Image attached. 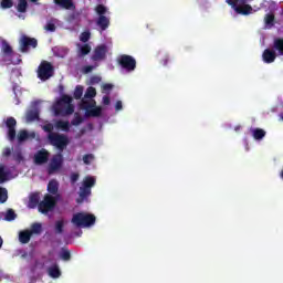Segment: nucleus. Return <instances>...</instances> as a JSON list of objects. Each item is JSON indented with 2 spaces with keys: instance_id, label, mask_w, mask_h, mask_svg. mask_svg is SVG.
<instances>
[{
  "instance_id": "1",
  "label": "nucleus",
  "mask_w": 283,
  "mask_h": 283,
  "mask_svg": "<svg viewBox=\"0 0 283 283\" xmlns=\"http://www.w3.org/2000/svg\"><path fill=\"white\" fill-rule=\"evenodd\" d=\"M54 116H72L74 114V104L72 96L62 95V97L53 105Z\"/></svg>"
},
{
  "instance_id": "2",
  "label": "nucleus",
  "mask_w": 283,
  "mask_h": 283,
  "mask_svg": "<svg viewBox=\"0 0 283 283\" xmlns=\"http://www.w3.org/2000/svg\"><path fill=\"white\" fill-rule=\"evenodd\" d=\"M95 185L96 178L92 176H87L84 178L82 187H80V198L76 199L77 205H83V202L87 201V198L92 196V187H94Z\"/></svg>"
},
{
  "instance_id": "3",
  "label": "nucleus",
  "mask_w": 283,
  "mask_h": 283,
  "mask_svg": "<svg viewBox=\"0 0 283 283\" xmlns=\"http://www.w3.org/2000/svg\"><path fill=\"white\" fill-rule=\"evenodd\" d=\"M80 109H84L87 117L98 118L103 115V107L96 106L95 99L82 98L80 102Z\"/></svg>"
},
{
  "instance_id": "4",
  "label": "nucleus",
  "mask_w": 283,
  "mask_h": 283,
  "mask_svg": "<svg viewBox=\"0 0 283 283\" xmlns=\"http://www.w3.org/2000/svg\"><path fill=\"white\" fill-rule=\"evenodd\" d=\"M71 222L72 224H75V227H93V224H96V216L85 212H77L73 214Z\"/></svg>"
},
{
  "instance_id": "5",
  "label": "nucleus",
  "mask_w": 283,
  "mask_h": 283,
  "mask_svg": "<svg viewBox=\"0 0 283 283\" xmlns=\"http://www.w3.org/2000/svg\"><path fill=\"white\" fill-rule=\"evenodd\" d=\"M95 12L98 15L96 19V25L99 28L101 32H105V30H107V28L111 25L109 18L105 15L107 14V7L104 4H97L95 7Z\"/></svg>"
},
{
  "instance_id": "6",
  "label": "nucleus",
  "mask_w": 283,
  "mask_h": 283,
  "mask_svg": "<svg viewBox=\"0 0 283 283\" xmlns=\"http://www.w3.org/2000/svg\"><path fill=\"white\" fill-rule=\"evenodd\" d=\"M48 140L52 147H56L59 151H63L70 145V138L66 135L51 133L48 135Z\"/></svg>"
},
{
  "instance_id": "7",
  "label": "nucleus",
  "mask_w": 283,
  "mask_h": 283,
  "mask_svg": "<svg viewBox=\"0 0 283 283\" xmlns=\"http://www.w3.org/2000/svg\"><path fill=\"white\" fill-rule=\"evenodd\" d=\"M228 6H231L232 10L237 12V14H242L243 17H248L253 12V7L247 4V0H226Z\"/></svg>"
},
{
  "instance_id": "8",
  "label": "nucleus",
  "mask_w": 283,
  "mask_h": 283,
  "mask_svg": "<svg viewBox=\"0 0 283 283\" xmlns=\"http://www.w3.org/2000/svg\"><path fill=\"white\" fill-rule=\"evenodd\" d=\"M60 169H63V154L61 153L51 157L46 171L49 176H54V174H59Z\"/></svg>"
},
{
  "instance_id": "9",
  "label": "nucleus",
  "mask_w": 283,
  "mask_h": 283,
  "mask_svg": "<svg viewBox=\"0 0 283 283\" xmlns=\"http://www.w3.org/2000/svg\"><path fill=\"white\" fill-rule=\"evenodd\" d=\"M117 63L122 70L134 72L136 70V59L128 54H122L117 57Z\"/></svg>"
},
{
  "instance_id": "10",
  "label": "nucleus",
  "mask_w": 283,
  "mask_h": 283,
  "mask_svg": "<svg viewBox=\"0 0 283 283\" xmlns=\"http://www.w3.org/2000/svg\"><path fill=\"white\" fill-rule=\"evenodd\" d=\"M54 76V66L50 62H42L38 69V77L40 81H49Z\"/></svg>"
},
{
  "instance_id": "11",
  "label": "nucleus",
  "mask_w": 283,
  "mask_h": 283,
  "mask_svg": "<svg viewBox=\"0 0 283 283\" xmlns=\"http://www.w3.org/2000/svg\"><path fill=\"white\" fill-rule=\"evenodd\" d=\"M54 207H56V198L52 195H45L44 199L39 203V211L40 213H50L53 211Z\"/></svg>"
},
{
  "instance_id": "12",
  "label": "nucleus",
  "mask_w": 283,
  "mask_h": 283,
  "mask_svg": "<svg viewBox=\"0 0 283 283\" xmlns=\"http://www.w3.org/2000/svg\"><path fill=\"white\" fill-rule=\"evenodd\" d=\"M39 45V41L36 38H30L28 35H22L20 39V52L25 54L27 52H30V48L33 50Z\"/></svg>"
},
{
  "instance_id": "13",
  "label": "nucleus",
  "mask_w": 283,
  "mask_h": 283,
  "mask_svg": "<svg viewBox=\"0 0 283 283\" xmlns=\"http://www.w3.org/2000/svg\"><path fill=\"white\" fill-rule=\"evenodd\" d=\"M6 127L8 128V138L11 143L17 138V119L8 117L6 119Z\"/></svg>"
},
{
  "instance_id": "14",
  "label": "nucleus",
  "mask_w": 283,
  "mask_h": 283,
  "mask_svg": "<svg viewBox=\"0 0 283 283\" xmlns=\"http://www.w3.org/2000/svg\"><path fill=\"white\" fill-rule=\"evenodd\" d=\"M35 165H46L50 161V151L48 149L42 148L38 150L33 157Z\"/></svg>"
},
{
  "instance_id": "15",
  "label": "nucleus",
  "mask_w": 283,
  "mask_h": 283,
  "mask_svg": "<svg viewBox=\"0 0 283 283\" xmlns=\"http://www.w3.org/2000/svg\"><path fill=\"white\" fill-rule=\"evenodd\" d=\"M106 57H107V45L101 44L95 48L91 59L92 61H105Z\"/></svg>"
},
{
  "instance_id": "16",
  "label": "nucleus",
  "mask_w": 283,
  "mask_h": 283,
  "mask_svg": "<svg viewBox=\"0 0 283 283\" xmlns=\"http://www.w3.org/2000/svg\"><path fill=\"white\" fill-rule=\"evenodd\" d=\"M262 59L264 63H275V59H277V53H275L274 49H265L263 51Z\"/></svg>"
},
{
  "instance_id": "17",
  "label": "nucleus",
  "mask_w": 283,
  "mask_h": 283,
  "mask_svg": "<svg viewBox=\"0 0 283 283\" xmlns=\"http://www.w3.org/2000/svg\"><path fill=\"white\" fill-rule=\"evenodd\" d=\"M54 3L63 10H76V4H74L73 0H54Z\"/></svg>"
},
{
  "instance_id": "18",
  "label": "nucleus",
  "mask_w": 283,
  "mask_h": 283,
  "mask_svg": "<svg viewBox=\"0 0 283 283\" xmlns=\"http://www.w3.org/2000/svg\"><path fill=\"white\" fill-rule=\"evenodd\" d=\"M48 275L49 277H52L53 280H59L61 277V268H59V264H53L48 268Z\"/></svg>"
},
{
  "instance_id": "19",
  "label": "nucleus",
  "mask_w": 283,
  "mask_h": 283,
  "mask_svg": "<svg viewBox=\"0 0 283 283\" xmlns=\"http://www.w3.org/2000/svg\"><path fill=\"white\" fill-rule=\"evenodd\" d=\"M272 49L277 52L279 56H283V38L274 39Z\"/></svg>"
},
{
  "instance_id": "20",
  "label": "nucleus",
  "mask_w": 283,
  "mask_h": 283,
  "mask_svg": "<svg viewBox=\"0 0 283 283\" xmlns=\"http://www.w3.org/2000/svg\"><path fill=\"white\" fill-rule=\"evenodd\" d=\"M39 200H40L39 193L36 192L32 193L29 197V203H28L29 209H36V207L39 208V205L41 203L39 202Z\"/></svg>"
},
{
  "instance_id": "21",
  "label": "nucleus",
  "mask_w": 283,
  "mask_h": 283,
  "mask_svg": "<svg viewBox=\"0 0 283 283\" xmlns=\"http://www.w3.org/2000/svg\"><path fill=\"white\" fill-rule=\"evenodd\" d=\"M32 239V231L30 230H24L19 233V241L21 244H28L30 240Z\"/></svg>"
},
{
  "instance_id": "22",
  "label": "nucleus",
  "mask_w": 283,
  "mask_h": 283,
  "mask_svg": "<svg viewBox=\"0 0 283 283\" xmlns=\"http://www.w3.org/2000/svg\"><path fill=\"white\" fill-rule=\"evenodd\" d=\"M48 191L49 193H52V196H56V193H59V181H56V179L49 181Z\"/></svg>"
},
{
  "instance_id": "23",
  "label": "nucleus",
  "mask_w": 283,
  "mask_h": 283,
  "mask_svg": "<svg viewBox=\"0 0 283 283\" xmlns=\"http://www.w3.org/2000/svg\"><path fill=\"white\" fill-rule=\"evenodd\" d=\"M252 136H253L254 140H262V138H264V136H266V130H264L262 128H254L252 130Z\"/></svg>"
},
{
  "instance_id": "24",
  "label": "nucleus",
  "mask_w": 283,
  "mask_h": 283,
  "mask_svg": "<svg viewBox=\"0 0 283 283\" xmlns=\"http://www.w3.org/2000/svg\"><path fill=\"white\" fill-rule=\"evenodd\" d=\"M56 129H62V132H70V122H65L63 119H59L55 123Z\"/></svg>"
},
{
  "instance_id": "25",
  "label": "nucleus",
  "mask_w": 283,
  "mask_h": 283,
  "mask_svg": "<svg viewBox=\"0 0 283 283\" xmlns=\"http://www.w3.org/2000/svg\"><path fill=\"white\" fill-rule=\"evenodd\" d=\"M17 10H18V12H21L22 14L28 12V0H19Z\"/></svg>"
},
{
  "instance_id": "26",
  "label": "nucleus",
  "mask_w": 283,
  "mask_h": 283,
  "mask_svg": "<svg viewBox=\"0 0 283 283\" xmlns=\"http://www.w3.org/2000/svg\"><path fill=\"white\" fill-rule=\"evenodd\" d=\"M96 96V88L90 86L85 94H84V101H87L86 98H90V101H94L93 98Z\"/></svg>"
},
{
  "instance_id": "27",
  "label": "nucleus",
  "mask_w": 283,
  "mask_h": 283,
  "mask_svg": "<svg viewBox=\"0 0 283 283\" xmlns=\"http://www.w3.org/2000/svg\"><path fill=\"white\" fill-rule=\"evenodd\" d=\"M60 258L64 260V262H70V260H72V253L67 249H62Z\"/></svg>"
},
{
  "instance_id": "28",
  "label": "nucleus",
  "mask_w": 283,
  "mask_h": 283,
  "mask_svg": "<svg viewBox=\"0 0 283 283\" xmlns=\"http://www.w3.org/2000/svg\"><path fill=\"white\" fill-rule=\"evenodd\" d=\"M2 52L7 56H12V46L6 41L2 42Z\"/></svg>"
},
{
  "instance_id": "29",
  "label": "nucleus",
  "mask_w": 283,
  "mask_h": 283,
  "mask_svg": "<svg viewBox=\"0 0 283 283\" xmlns=\"http://www.w3.org/2000/svg\"><path fill=\"white\" fill-rule=\"evenodd\" d=\"M73 97L75 98V101H81V98L83 97V86L77 85L75 87Z\"/></svg>"
},
{
  "instance_id": "30",
  "label": "nucleus",
  "mask_w": 283,
  "mask_h": 283,
  "mask_svg": "<svg viewBox=\"0 0 283 283\" xmlns=\"http://www.w3.org/2000/svg\"><path fill=\"white\" fill-rule=\"evenodd\" d=\"M28 138H30L28 130H20L18 133V143H24V140H28Z\"/></svg>"
},
{
  "instance_id": "31",
  "label": "nucleus",
  "mask_w": 283,
  "mask_h": 283,
  "mask_svg": "<svg viewBox=\"0 0 283 283\" xmlns=\"http://www.w3.org/2000/svg\"><path fill=\"white\" fill-rule=\"evenodd\" d=\"M4 220H7V222H12V220H17V212H14L12 209H8Z\"/></svg>"
},
{
  "instance_id": "32",
  "label": "nucleus",
  "mask_w": 283,
  "mask_h": 283,
  "mask_svg": "<svg viewBox=\"0 0 283 283\" xmlns=\"http://www.w3.org/2000/svg\"><path fill=\"white\" fill-rule=\"evenodd\" d=\"M92 52V46L90 44H84L80 49V56H87Z\"/></svg>"
},
{
  "instance_id": "33",
  "label": "nucleus",
  "mask_w": 283,
  "mask_h": 283,
  "mask_svg": "<svg viewBox=\"0 0 283 283\" xmlns=\"http://www.w3.org/2000/svg\"><path fill=\"white\" fill-rule=\"evenodd\" d=\"M27 119L30 122L39 120V112L38 111H29L27 113Z\"/></svg>"
},
{
  "instance_id": "34",
  "label": "nucleus",
  "mask_w": 283,
  "mask_h": 283,
  "mask_svg": "<svg viewBox=\"0 0 283 283\" xmlns=\"http://www.w3.org/2000/svg\"><path fill=\"white\" fill-rule=\"evenodd\" d=\"M65 227V222L63 220H59L55 222V233H57L59 235H61V233H63V229Z\"/></svg>"
},
{
  "instance_id": "35",
  "label": "nucleus",
  "mask_w": 283,
  "mask_h": 283,
  "mask_svg": "<svg viewBox=\"0 0 283 283\" xmlns=\"http://www.w3.org/2000/svg\"><path fill=\"white\" fill-rule=\"evenodd\" d=\"M8 201V189L0 188V205H3Z\"/></svg>"
},
{
  "instance_id": "36",
  "label": "nucleus",
  "mask_w": 283,
  "mask_h": 283,
  "mask_svg": "<svg viewBox=\"0 0 283 283\" xmlns=\"http://www.w3.org/2000/svg\"><path fill=\"white\" fill-rule=\"evenodd\" d=\"M81 123H83V117L76 113L75 117L71 120V125H73L74 127H78Z\"/></svg>"
},
{
  "instance_id": "37",
  "label": "nucleus",
  "mask_w": 283,
  "mask_h": 283,
  "mask_svg": "<svg viewBox=\"0 0 283 283\" xmlns=\"http://www.w3.org/2000/svg\"><path fill=\"white\" fill-rule=\"evenodd\" d=\"M2 10H8L10 8H12V6H14V2H12V0H2L0 3Z\"/></svg>"
},
{
  "instance_id": "38",
  "label": "nucleus",
  "mask_w": 283,
  "mask_h": 283,
  "mask_svg": "<svg viewBox=\"0 0 283 283\" xmlns=\"http://www.w3.org/2000/svg\"><path fill=\"white\" fill-rule=\"evenodd\" d=\"M90 36H92V33H90V31H84L80 35V41H82V43H87V41H90Z\"/></svg>"
},
{
  "instance_id": "39",
  "label": "nucleus",
  "mask_w": 283,
  "mask_h": 283,
  "mask_svg": "<svg viewBox=\"0 0 283 283\" xmlns=\"http://www.w3.org/2000/svg\"><path fill=\"white\" fill-rule=\"evenodd\" d=\"M8 180V172H6V168H0V185H3Z\"/></svg>"
},
{
  "instance_id": "40",
  "label": "nucleus",
  "mask_w": 283,
  "mask_h": 283,
  "mask_svg": "<svg viewBox=\"0 0 283 283\" xmlns=\"http://www.w3.org/2000/svg\"><path fill=\"white\" fill-rule=\"evenodd\" d=\"M92 160H94V155L86 154V155L83 156L84 165H92Z\"/></svg>"
},
{
  "instance_id": "41",
  "label": "nucleus",
  "mask_w": 283,
  "mask_h": 283,
  "mask_svg": "<svg viewBox=\"0 0 283 283\" xmlns=\"http://www.w3.org/2000/svg\"><path fill=\"white\" fill-rule=\"evenodd\" d=\"M274 21H275V15H273L271 13L265 15L266 25H273Z\"/></svg>"
},
{
  "instance_id": "42",
  "label": "nucleus",
  "mask_w": 283,
  "mask_h": 283,
  "mask_svg": "<svg viewBox=\"0 0 283 283\" xmlns=\"http://www.w3.org/2000/svg\"><path fill=\"white\" fill-rule=\"evenodd\" d=\"M42 129L48 134H54V125H52V123L44 125Z\"/></svg>"
},
{
  "instance_id": "43",
  "label": "nucleus",
  "mask_w": 283,
  "mask_h": 283,
  "mask_svg": "<svg viewBox=\"0 0 283 283\" xmlns=\"http://www.w3.org/2000/svg\"><path fill=\"white\" fill-rule=\"evenodd\" d=\"M41 223H33L31 227V233H41Z\"/></svg>"
},
{
  "instance_id": "44",
  "label": "nucleus",
  "mask_w": 283,
  "mask_h": 283,
  "mask_svg": "<svg viewBox=\"0 0 283 283\" xmlns=\"http://www.w3.org/2000/svg\"><path fill=\"white\" fill-rule=\"evenodd\" d=\"M13 160H15V163H21L23 160L21 151L13 153Z\"/></svg>"
},
{
  "instance_id": "45",
  "label": "nucleus",
  "mask_w": 283,
  "mask_h": 283,
  "mask_svg": "<svg viewBox=\"0 0 283 283\" xmlns=\"http://www.w3.org/2000/svg\"><path fill=\"white\" fill-rule=\"evenodd\" d=\"M45 30L48 32H56V25L52 22H49L46 25H45Z\"/></svg>"
},
{
  "instance_id": "46",
  "label": "nucleus",
  "mask_w": 283,
  "mask_h": 283,
  "mask_svg": "<svg viewBox=\"0 0 283 283\" xmlns=\"http://www.w3.org/2000/svg\"><path fill=\"white\" fill-rule=\"evenodd\" d=\"M78 178H80L78 172H73V174L71 175V182H72V185L78 182Z\"/></svg>"
},
{
  "instance_id": "47",
  "label": "nucleus",
  "mask_w": 283,
  "mask_h": 283,
  "mask_svg": "<svg viewBox=\"0 0 283 283\" xmlns=\"http://www.w3.org/2000/svg\"><path fill=\"white\" fill-rule=\"evenodd\" d=\"M161 65H167L169 63V55L164 54L163 59L160 60Z\"/></svg>"
},
{
  "instance_id": "48",
  "label": "nucleus",
  "mask_w": 283,
  "mask_h": 283,
  "mask_svg": "<svg viewBox=\"0 0 283 283\" xmlns=\"http://www.w3.org/2000/svg\"><path fill=\"white\" fill-rule=\"evenodd\" d=\"M94 70L93 65H86L83 69L84 74H90V72H92Z\"/></svg>"
},
{
  "instance_id": "49",
  "label": "nucleus",
  "mask_w": 283,
  "mask_h": 283,
  "mask_svg": "<svg viewBox=\"0 0 283 283\" xmlns=\"http://www.w3.org/2000/svg\"><path fill=\"white\" fill-rule=\"evenodd\" d=\"M92 85H96V83H101V77L98 76H92L91 77Z\"/></svg>"
},
{
  "instance_id": "50",
  "label": "nucleus",
  "mask_w": 283,
  "mask_h": 283,
  "mask_svg": "<svg viewBox=\"0 0 283 283\" xmlns=\"http://www.w3.org/2000/svg\"><path fill=\"white\" fill-rule=\"evenodd\" d=\"M115 109L116 112H120V109H123V102L117 101L115 104Z\"/></svg>"
},
{
  "instance_id": "51",
  "label": "nucleus",
  "mask_w": 283,
  "mask_h": 283,
  "mask_svg": "<svg viewBox=\"0 0 283 283\" xmlns=\"http://www.w3.org/2000/svg\"><path fill=\"white\" fill-rule=\"evenodd\" d=\"M113 87H114V85H112V84H104L103 85L104 92H109L111 90H113Z\"/></svg>"
},
{
  "instance_id": "52",
  "label": "nucleus",
  "mask_w": 283,
  "mask_h": 283,
  "mask_svg": "<svg viewBox=\"0 0 283 283\" xmlns=\"http://www.w3.org/2000/svg\"><path fill=\"white\" fill-rule=\"evenodd\" d=\"M109 103H112V101L109 99V96H104L103 97V105H109Z\"/></svg>"
},
{
  "instance_id": "53",
  "label": "nucleus",
  "mask_w": 283,
  "mask_h": 283,
  "mask_svg": "<svg viewBox=\"0 0 283 283\" xmlns=\"http://www.w3.org/2000/svg\"><path fill=\"white\" fill-rule=\"evenodd\" d=\"M12 155V149L10 148H6L4 151H3V156H11Z\"/></svg>"
},
{
  "instance_id": "54",
  "label": "nucleus",
  "mask_w": 283,
  "mask_h": 283,
  "mask_svg": "<svg viewBox=\"0 0 283 283\" xmlns=\"http://www.w3.org/2000/svg\"><path fill=\"white\" fill-rule=\"evenodd\" d=\"M3 247V238L0 237V249Z\"/></svg>"
},
{
  "instance_id": "55",
  "label": "nucleus",
  "mask_w": 283,
  "mask_h": 283,
  "mask_svg": "<svg viewBox=\"0 0 283 283\" xmlns=\"http://www.w3.org/2000/svg\"><path fill=\"white\" fill-rule=\"evenodd\" d=\"M279 118L281 122H283V113H280Z\"/></svg>"
},
{
  "instance_id": "56",
  "label": "nucleus",
  "mask_w": 283,
  "mask_h": 283,
  "mask_svg": "<svg viewBox=\"0 0 283 283\" xmlns=\"http://www.w3.org/2000/svg\"><path fill=\"white\" fill-rule=\"evenodd\" d=\"M280 176L283 179V169L281 170Z\"/></svg>"
},
{
  "instance_id": "57",
  "label": "nucleus",
  "mask_w": 283,
  "mask_h": 283,
  "mask_svg": "<svg viewBox=\"0 0 283 283\" xmlns=\"http://www.w3.org/2000/svg\"><path fill=\"white\" fill-rule=\"evenodd\" d=\"M36 1H39V0H31L32 3H36Z\"/></svg>"
},
{
  "instance_id": "58",
  "label": "nucleus",
  "mask_w": 283,
  "mask_h": 283,
  "mask_svg": "<svg viewBox=\"0 0 283 283\" xmlns=\"http://www.w3.org/2000/svg\"><path fill=\"white\" fill-rule=\"evenodd\" d=\"M72 17V19H74V15H71Z\"/></svg>"
}]
</instances>
